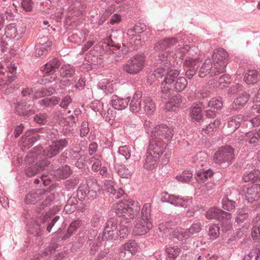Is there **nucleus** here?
Instances as JSON below:
<instances>
[{
  "label": "nucleus",
  "mask_w": 260,
  "mask_h": 260,
  "mask_svg": "<svg viewBox=\"0 0 260 260\" xmlns=\"http://www.w3.org/2000/svg\"><path fill=\"white\" fill-rule=\"evenodd\" d=\"M70 237V234L67 232V230L62 228V226L53 234V239L57 242L65 241Z\"/></svg>",
  "instance_id": "a18cd8bd"
},
{
  "label": "nucleus",
  "mask_w": 260,
  "mask_h": 260,
  "mask_svg": "<svg viewBox=\"0 0 260 260\" xmlns=\"http://www.w3.org/2000/svg\"><path fill=\"white\" fill-rule=\"evenodd\" d=\"M53 170L51 175L54 176L57 180L64 179L68 178L72 173L71 170L68 165H65L61 168H57L51 165Z\"/></svg>",
  "instance_id": "412c9836"
},
{
  "label": "nucleus",
  "mask_w": 260,
  "mask_h": 260,
  "mask_svg": "<svg viewBox=\"0 0 260 260\" xmlns=\"http://www.w3.org/2000/svg\"><path fill=\"white\" fill-rule=\"evenodd\" d=\"M60 74L63 78H69L75 74V68L70 64H64L60 69Z\"/></svg>",
  "instance_id": "49530a36"
},
{
  "label": "nucleus",
  "mask_w": 260,
  "mask_h": 260,
  "mask_svg": "<svg viewBox=\"0 0 260 260\" xmlns=\"http://www.w3.org/2000/svg\"><path fill=\"white\" fill-rule=\"evenodd\" d=\"M130 97L123 98L116 94L112 95L109 104L113 108L117 110L125 109L129 102Z\"/></svg>",
  "instance_id": "dca6fc26"
},
{
  "label": "nucleus",
  "mask_w": 260,
  "mask_h": 260,
  "mask_svg": "<svg viewBox=\"0 0 260 260\" xmlns=\"http://www.w3.org/2000/svg\"><path fill=\"white\" fill-rule=\"evenodd\" d=\"M77 194L72 195L68 200L64 207V211L67 214L73 213L77 209L78 203Z\"/></svg>",
  "instance_id": "c9c22d12"
},
{
  "label": "nucleus",
  "mask_w": 260,
  "mask_h": 260,
  "mask_svg": "<svg viewBox=\"0 0 260 260\" xmlns=\"http://www.w3.org/2000/svg\"><path fill=\"white\" fill-rule=\"evenodd\" d=\"M258 73L256 70H249L246 73L244 81L247 84H254L257 82Z\"/></svg>",
  "instance_id": "37998d69"
},
{
  "label": "nucleus",
  "mask_w": 260,
  "mask_h": 260,
  "mask_svg": "<svg viewBox=\"0 0 260 260\" xmlns=\"http://www.w3.org/2000/svg\"><path fill=\"white\" fill-rule=\"evenodd\" d=\"M152 144H154L153 142ZM153 145H149L146 153L143 167L147 170H152L155 168L160 156L163 153L162 148L154 147Z\"/></svg>",
  "instance_id": "9b49d317"
},
{
  "label": "nucleus",
  "mask_w": 260,
  "mask_h": 260,
  "mask_svg": "<svg viewBox=\"0 0 260 260\" xmlns=\"http://www.w3.org/2000/svg\"><path fill=\"white\" fill-rule=\"evenodd\" d=\"M79 183V180L78 177H73L67 180L64 183L65 187L67 190L74 189Z\"/></svg>",
  "instance_id": "338daca9"
},
{
  "label": "nucleus",
  "mask_w": 260,
  "mask_h": 260,
  "mask_svg": "<svg viewBox=\"0 0 260 260\" xmlns=\"http://www.w3.org/2000/svg\"><path fill=\"white\" fill-rule=\"evenodd\" d=\"M107 49L109 51L110 53L116 54V56L119 58V59L123 58L125 55L128 52L127 48L125 47V46L123 45L121 48L120 46L118 45H114L112 43H109L107 44Z\"/></svg>",
  "instance_id": "c756f323"
},
{
  "label": "nucleus",
  "mask_w": 260,
  "mask_h": 260,
  "mask_svg": "<svg viewBox=\"0 0 260 260\" xmlns=\"http://www.w3.org/2000/svg\"><path fill=\"white\" fill-rule=\"evenodd\" d=\"M260 198V183H255L248 187L245 193V199L252 203Z\"/></svg>",
  "instance_id": "4be33fe9"
},
{
  "label": "nucleus",
  "mask_w": 260,
  "mask_h": 260,
  "mask_svg": "<svg viewBox=\"0 0 260 260\" xmlns=\"http://www.w3.org/2000/svg\"><path fill=\"white\" fill-rule=\"evenodd\" d=\"M221 123V120L219 119H216L213 122H210L205 127L202 128L201 132L202 134L209 135L215 131H216L217 127Z\"/></svg>",
  "instance_id": "c03bdc74"
},
{
  "label": "nucleus",
  "mask_w": 260,
  "mask_h": 260,
  "mask_svg": "<svg viewBox=\"0 0 260 260\" xmlns=\"http://www.w3.org/2000/svg\"><path fill=\"white\" fill-rule=\"evenodd\" d=\"M99 171L100 175L107 178V179L105 180L104 190L111 198L113 200H116L120 199L124 195V191L114 183L113 178L111 177L110 174L108 172L106 166L102 167Z\"/></svg>",
  "instance_id": "20e7f679"
},
{
  "label": "nucleus",
  "mask_w": 260,
  "mask_h": 260,
  "mask_svg": "<svg viewBox=\"0 0 260 260\" xmlns=\"http://www.w3.org/2000/svg\"><path fill=\"white\" fill-rule=\"evenodd\" d=\"M98 87L106 94L112 93L114 90L113 85L106 80L102 83H99Z\"/></svg>",
  "instance_id": "864d4df0"
},
{
  "label": "nucleus",
  "mask_w": 260,
  "mask_h": 260,
  "mask_svg": "<svg viewBox=\"0 0 260 260\" xmlns=\"http://www.w3.org/2000/svg\"><path fill=\"white\" fill-rule=\"evenodd\" d=\"M100 193L96 182L93 183L92 186H90L88 184H81L77 190V196L79 201L85 200L93 201L98 198Z\"/></svg>",
  "instance_id": "1a4fd4ad"
},
{
  "label": "nucleus",
  "mask_w": 260,
  "mask_h": 260,
  "mask_svg": "<svg viewBox=\"0 0 260 260\" xmlns=\"http://www.w3.org/2000/svg\"><path fill=\"white\" fill-rule=\"evenodd\" d=\"M143 221H151V204H145L141 210V219Z\"/></svg>",
  "instance_id": "de8ad7c7"
},
{
  "label": "nucleus",
  "mask_w": 260,
  "mask_h": 260,
  "mask_svg": "<svg viewBox=\"0 0 260 260\" xmlns=\"http://www.w3.org/2000/svg\"><path fill=\"white\" fill-rule=\"evenodd\" d=\"M155 103L151 98L146 96L143 99V107L142 109L147 115H151L155 110Z\"/></svg>",
  "instance_id": "ea45409f"
},
{
  "label": "nucleus",
  "mask_w": 260,
  "mask_h": 260,
  "mask_svg": "<svg viewBox=\"0 0 260 260\" xmlns=\"http://www.w3.org/2000/svg\"><path fill=\"white\" fill-rule=\"evenodd\" d=\"M232 214L229 212V216H226L222 217L221 219L218 220L219 222L220 231L223 233H225L230 231L232 228V224L231 223V219L232 218Z\"/></svg>",
  "instance_id": "58836bf2"
},
{
  "label": "nucleus",
  "mask_w": 260,
  "mask_h": 260,
  "mask_svg": "<svg viewBox=\"0 0 260 260\" xmlns=\"http://www.w3.org/2000/svg\"><path fill=\"white\" fill-rule=\"evenodd\" d=\"M135 202L129 203L127 201L120 202L113 207L116 215L125 220L134 218L137 216L140 208L137 206L134 208Z\"/></svg>",
  "instance_id": "39448f33"
},
{
  "label": "nucleus",
  "mask_w": 260,
  "mask_h": 260,
  "mask_svg": "<svg viewBox=\"0 0 260 260\" xmlns=\"http://www.w3.org/2000/svg\"><path fill=\"white\" fill-rule=\"evenodd\" d=\"M229 57L228 52L223 48H219L214 50L212 60L213 63V73L214 75H218L225 71Z\"/></svg>",
  "instance_id": "0eeeda50"
},
{
  "label": "nucleus",
  "mask_w": 260,
  "mask_h": 260,
  "mask_svg": "<svg viewBox=\"0 0 260 260\" xmlns=\"http://www.w3.org/2000/svg\"><path fill=\"white\" fill-rule=\"evenodd\" d=\"M146 29V26L144 23H138L135 25L133 28L128 30L127 34L129 36H132V41H134L136 44L138 45L141 43V39L140 35L136 34L144 32Z\"/></svg>",
  "instance_id": "6ab92c4d"
},
{
  "label": "nucleus",
  "mask_w": 260,
  "mask_h": 260,
  "mask_svg": "<svg viewBox=\"0 0 260 260\" xmlns=\"http://www.w3.org/2000/svg\"><path fill=\"white\" fill-rule=\"evenodd\" d=\"M251 213V209H249L247 207L242 208L239 211L236 218V221L238 222H242L246 218H248L249 214Z\"/></svg>",
  "instance_id": "8fccbe9b"
},
{
  "label": "nucleus",
  "mask_w": 260,
  "mask_h": 260,
  "mask_svg": "<svg viewBox=\"0 0 260 260\" xmlns=\"http://www.w3.org/2000/svg\"><path fill=\"white\" fill-rule=\"evenodd\" d=\"M192 177V174L190 171H184L181 174L176 176V179L182 182H189Z\"/></svg>",
  "instance_id": "4d7b16f0"
},
{
  "label": "nucleus",
  "mask_w": 260,
  "mask_h": 260,
  "mask_svg": "<svg viewBox=\"0 0 260 260\" xmlns=\"http://www.w3.org/2000/svg\"><path fill=\"white\" fill-rule=\"evenodd\" d=\"M52 46V42L48 41L44 43L39 44L35 47V55L40 57L46 55L50 50Z\"/></svg>",
  "instance_id": "e433bc0d"
},
{
  "label": "nucleus",
  "mask_w": 260,
  "mask_h": 260,
  "mask_svg": "<svg viewBox=\"0 0 260 260\" xmlns=\"http://www.w3.org/2000/svg\"><path fill=\"white\" fill-rule=\"evenodd\" d=\"M254 105L251 108V112L260 113V88L254 99Z\"/></svg>",
  "instance_id": "0e129e2a"
},
{
  "label": "nucleus",
  "mask_w": 260,
  "mask_h": 260,
  "mask_svg": "<svg viewBox=\"0 0 260 260\" xmlns=\"http://www.w3.org/2000/svg\"><path fill=\"white\" fill-rule=\"evenodd\" d=\"M81 224L82 221L80 219L75 220L70 223L67 230V232L70 234V237L79 227L81 226Z\"/></svg>",
  "instance_id": "e2e57ef3"
},
{
  "label": "nucleus",
  "mask_w": 260,
  "mask_h": 260,
  "mask_svg": "<svg viewBox=\"0 0 260 260\" xmlns=\"http://www.w3.org/2000/svg\"><path fill=\"white\" fill-rule=\"evenodd\" d=\"M221 204L222 208L228 211H231L235 208V202L230 199L227 195L222 198Z\"/></svg>",
  "instance_id": "09e8293b"
},
{
  "label": "nucleus",
  "mask_w": 260,
  "mask_h": 260,
  "mask_svg": "<svg viewBox=\"0 0 260 260\" xmlns=\"http://www.w3.org/2000/svg\"><path fill=\"white\" fill-rule=\"evenodd\" d=\"M180 253V249L177 246H170L165 248L166 260H176Z\"/></svg>",
  "instance_id": "79ce46f5"
},
{
  "label": "nucleus",
  "mask_w": 260,
  "mask_h": 260,
  "mask_svg": "<svg viewBox=\"0 0 260 260\" xmlns=\"http://www.w3.org/2000/svg\"><path fill=\"white\" fill-rule=\"evenodd\" d=\"M177 43L178 41L176 38H169L159 41L154 45V50L158 52V59L159 62L157 63L154 70L149 72L148 80L155 79L159 81V79L164 77L161 81L164 82L171 71L175 70L172 66L171 48Z\"/></svg>",
  "instance_id": "f257e3e1"
},
{
  "label": "nucleus",
  "mask_w": 260,
  "mask_h": 260,
  "mask_svg": "<svg viewBox=\"0 0 260 260\" xmlns=\"http://www.w3.org/2000/svg\"><path fill=\"white\" fill-rule=\"evenodd\" d=\"M234 151V149L230 145L220 147L214 153L215 163L223 167L231 166L235 159Z\"/></svg>",
  "instance_id": "423d86ee"
},
{
  "label": "nucleus",
  "mask_w": 260,
  "mask_h": 260,
  "mask_svg": "<svg viewBox=\"0 0 260 260\" xmlns=\"http://www.w3.org/2000/svg\"><path fill=\"white\" fill-rule=\"evenodd\" d=\"M116 232L117 233L118 239H124L127 237L129 233V223L128 221H126L124 224H123L122 221L118 224Z\"/></svg>",
  "instance_id": "a19ab883"
},
{
  "label": "nucleus",
  "mask_w": 260,
  "mask_h": 260,
  "mask_svg": "<svg viewBox=\"0 0 260 260\" xmlns=\"http://www.w3.org/2000/svg\"><path fill=\"white\" fill-rule=\"evenodd\" d=\"M213 63L210 59H207L198 69V76L203 78L211 73V76H215L213 73Z\"/></svg>",
  "instance_id": "bb28decb"
},
{
  "label": "nucleus",
  "mask_w": 260,
  "mask_h": 260,
  "mask_svg": "<svg viewBox=\"0 0 260 260\" xmlns=\"http://www.w3.org/2000/svg\"><path fill=\"white\" fill-rule=\"evenodd\" d=\"M118 226V220L116 218L112 217L108 219L102 233V240L114 241L118 239V235L116 232Z\"/></svg>",
  "instance_id": "f8f14e48"
},
{
  "label": "nucleus",
  "mask_w": 260,
  "mask_h": 260,
  "mask_svg": "<svg viewBox=\"0 0 260 260\" xmlns=\"http://www.w3.org/2000/svg\"><path fill=\"white\" fill-rule=\"evenodd\" d=\"M201 64L199 57H186L183 63L186 77L189 79H192L197 73Z\"/></svg>",
  "instance_id": "ddd939ff"
},
{
  "label": "nucleus",
  "mask_w": 260,
  "mask_h": 260,
  "mask_svg": "<svg viewBox=\"0 0 260 260\" xmlns=\"http://www.w3.org/2000/svg\"><path fill=\"white\" fill-rule=\"evenodd\" d=\"M244 120L245 116L241 114L230 117L227 123V127L230 129L229 132H235L239 127L241 123Z\"/></svg>",
  "instance_id": "cd10ccee"
},
{
  "label": "nucleus",
  "mask_w": 260,
  "mask_h": 260,
  "mask_svg": "<svg viewBox=\"0 0 260 260\" xmlns=\"http://www.w3.org/2000/svg\"><path fill=\"white\" fill-rule=\"evenodd\" d=\"M123 248L125 250L133 254L138 250V245L135 240H131L123 245Z\"/></svg>",
  "instance_id": "052dcab7"
},
{
  "label": "nucleus",
  "mask_w": 260,
  "mask_h": 260,
  "mask_svg": "<svg viewBox=\"0 0 260 260\" xmlns=\"http://www.w3.org/2000/svg\"><path fill=\"white\" fill-rule=\"evenodd\" d=\"M60 100L59 97L52 96L44 98L39 101V104L44 108H52L58 104Z\"/></svg>",
  "instance_id": "f704fd0d"
},
{
  "label": "nucleus",
  "mask_w": 260,
  "mask_h": 260,
  "mask_svg": "<svg viewBox=\"0 0 260 260\" xmlns=\"http://www.w3.org/2000/svg\"><path fill=\"white\" fill-rule=\"evenodd\" d=\"M180 72L175 69L171 71L164 82H161V98H169L174 92L179 93L186 88L187 81L184 77H178Z\"/></svg>",
  "instance_id": "f03ea898"
},
{
  "label": "nucleus",
  "mask_w": 260,
  "mask_h": 260,
  "mask_svg": "<svg viewBox=\"0 0 260 260\" xmlns=\"http://www.w3.org/2000/svg\"><path fill=\"white\" fill-rule=\"evenodd\" d=\"M146 56L143 53H138L131 57L123 66L125 73L131 75H137L144 67Z\"/></svg>",
  "instance_id": "6e6552de"
},
{
  "label": "nucleus",
  "mask_w": 260,
  "mask_h": 260,
  "mask_svg": "<svg viewBox=\"0 0 260 260\" xmlns=\"http://www.w3.org/2000/svg\"><path fill=\"white\" fill-rule=\"evenodd\" d=\"M223 103L221 98H213L209 102L207 108H211L217 111L220 109Z\"/></svg>",
  "instance_id": "603ef678"
},
{
  "label": "nucleus",
  "mask_w": 260,
  "mask_h": 260,
  "mask_svg": "<svg viewBox=\"0 0 260 260\" xmlns=\"http://www.w3.org/2000/svg\"><path fill=\"white\" fill-rule=\"evenodd\" d=\"M160 200L162 202L168 203L178 207H179V205H182V203H183V201L179 197L170 194L167 192L162 193Z\"/></svg>",
  "instance_id": "2f4dec72"
},
{
  "label": "nucleus",
  "mask_w": 260,
  "mask_h": 260,
  "mask_svg": "<svg viewBox=\"0 0 260 260\" xmlns=\"http://www.w3.org/2000/svg\"><path fill=\"white\" fill-rule=\"evenodd\" d=\"M224 216H229V212L215 207L208 209L205 214L207 219H216L218 221L224 217Z\"/></svg>",
  "instance_id": "a878e982"
},
{
  "label": "nucleus",
  "mask_w": 260,
  "mask_h": 260,
  "mask_svg": "<svg viewBox=\"0 0 260 260\" xmlns=\"http://www.w3.org/2000/svg\"><path fill=\"white\" fill-rule=\"evenodd\" d=\"M68 145V140L61 139L58 140L53 141L51 144L43 148L42 146H39L37 153H42L44 156L48 157H52L56 155Z\"/></svg>",
  "instance_id": "9d476101"
},
{
  "label": "nucleus",
  "mask_w": 260,
  "mask_h": 260,
  "mask_svg": "<svg viewBox=\"0 0 260 260\" xmlns=\"http://www.w3.org/2000/svg\"><path fill=\"white\" fill-rule=\"evenodd\" d=\"M117 173L122 178H128L132 175V171L124 165H119L117 169Z\"/></svg>",
  "instance_id": "6e6d98bb"
},
{
  "label": "nucleus",
  "mask_w": 260,
  "mask_h": 260,
  "mask_svg": "<svg viewBox=\"0 0 260 260\" xmlns=\"http://www.w3.org/2000/svg\"><path fill=\"white\" fill-rule=\"evenodd\" d=\"M173 225H174V224L172 221L162 222L158 224V230L161 233H168L173 229Z\"/></svg>",
  "instance_id": "13d9d810"
},
{
  "label": "nucleus",
  "mask_w": 260,
  "mask_h": 260,
  "mask_svg": "<svg viewBox=\"0 0 260 260\" xmlns=\"http://www.w3.org/2000/svg\"><path fill=\"white\" fill-rule=\"evenodd\" d=\"M60 65V60L57 58H54L45 63L44 67L42 68L41 70L45 74H53L55 70L59 68Z\"/></svg>",
  "instance_id": "c85d7f7f"
},
{
  "label": "nucleus",
  "mask_w": 260,
  "mask_h": 260,
  "mask_svg": "<svg viewBox=\"0 0 260 260\" xmlns=\"http://www.w3.org/2000/svg\"><path fill=\"white\" fill-rule=\"evenodd\" d=\"M205 106L202 102L194 103L190 108V114L191 120L197 124L200 123L203 120L202 109H205Z\"/></svg>",
  "instance_id": "a211bd4d"
},
{
  "label": "nucleus",
  "mask_w": 260,
  "mask_h": 260,
  "mask_svg": "<svg viewBox=\"0 0 260 260\" xmlns=\"http://www.w3.org/2000/svg\"><path fill=\"white\" fill-rule=\"evenodd\" d=\"M173 237L179 241L187 239L189 238L186 230L182 229H177L173 233Z\"/></svg>",
  "instance_id": "5fc2aeb1"
},
{
  "label": "nucleus",
  "mask_w": 260,
  "mask_h": 260,
  "mask_svg": "<svg viewBox=\"0 0 260 260\" xmlns=\"http://www.w3.org/2000/svg\"><path fill=\"white\" fill-rule=\"evenodd\" d=\"M25 173L27 176H32L40 172L39 169L35 164H29L25 170Z\"/></svg>",
  "instance_id": "bf43d9fd"
},
{
  "label": "nucleus",
  "mask_w": 260,
  "mask_h": 260,
  "mask_svg": "<svg viewBox=\"0 0 260 260\" xmlns=\"http://www.w3.org/2000/svg\"><path fill=\"white\" fill-rule=\"evenodd\" d=\"M4 30L6 38L11 39L17 36L19 38L22 37L26 31V27L22 24L11 23L6 25Z\"/></svg>",
  "instance_id": "4468645a"
},
{
  "label": "nucleus",
  "mask_w": 260,
  "mask_h": 260,
  "mask_svg": "<svg viewBox=\"0 0 260 260\" xmlns=\"http://www.w3.org/2000/svg\"><path fill=\"white\" fill-rule=\"evenodd\" d=\"M40 136L35 129H30L26 131L21 140L20 147L24 151L31 147L39 139Z\"/></svg>",
  "instance_id": "2eb2a0df"
},
{
  "label": "nucleus",
  "mask_w": 260,
  "mask_h": 260,
  "mask_svg": "<svg viewBox=\"0 0 260 260\" xmlns=\"http://www.w3.org/2000/svg\"><path fill=\"white\" fill-rule=\"evenodd\" d=\"M97 234V230L92 229H88L86 230L84 232H81L79 234L78 242L79 243L83 244L86 240L91 241L94 239Z\"/></svg>",
  "instance_id": "7c9ffc66"
},
{
  "label": "nucleus",
  "mask_w": 260,
  "mask_h": 260,
  "mask_svg": "<svg viewBox=\"0 0 260 260\" xmlns=\"http://www.w3.org/2000/svg\"><path fill=\"white\" fill-rule=\"evenodd\" d=\"M260 171L254 169L251 171H246L243 175V179L244 182L251 181L253 183H260Z\"/></svg>",
  "instance_id": "473e14b6"
},
{
  "label": "nucleus",
  "mask_w": 260,
  "mask_h": 260,
  "mask_svg": "<svg viewBox=\"0 0 260 260\" xmlns=\"http://www.w3.org/2000/svg\"><path fill=\"white\" fill-rule=\"evenodd\" d=\"M173 135V129L165 124L158 125L152 132L149 145L152 144L153 142L154 147H161L163 152Z\"/></svg>",
  "instance_id": "7ed1b4c3"
},
{
  "label": "nucleus",
  "mask_w": 260,
  "mask_h": 260,
  "mask_svg": "<svg viewBox=\"0 0 260 260\" xmlns=\"http://www.w3.org/2000/svg\"><path fill=\"white\" fill-rule=\"evenodd\" d=\"M46 196V191L42 189L32 190L27 193L24 198V202L27 205L35 204L42 200Z\"/></svg>",
  "instance_id": "f3484780"
},
{
  "label": "nucleus",
  "mask_w": 260,
  "mask_h": 260,
  "mask_svg": "<svg viewBox=\"0 0 260 260\" xmlns=\"http://www.w3.org/2000/svg\"><path fill=\"white\" fill-rule=\"evenodd\" d=\"M41 182H42L45 186L49 185L50 178L48 175L43 174H42L39 178L37 177V178L34 180V183L36 184H39Z\"/></svg>",
  "instance_id": "69168bd1"
},
{
  "label": "nucleus",
  "mask_w": 260,
  "mask_h": 260,
  "mask_svg": "<svg viewBox=\"0 0 260 260\" xmlns=\"http://www.w3.org/2000/svg\"><path fill=\"white\" fill-rule=\"evenodd\" d=\"M152 227L151 221L140 220L137 222L133 230V233L136 236H141L146 234Z\"/></svg>",
  "instance_id": "5701e85b"
},
{
  "label": "nucleus",
  "mask_w": 260,
  "mask_h": 260,
  "mask_svg": "<svg viewBox=\"0 0 260 260\" xmlns=\"http://www.w3.org/2000/svg\"><path fill=\"white\" fill-rule=\"evenodd\" d=\"M250 98L249 93L245 92L238 95L231 106V109L237 111L242 109L248 102Z\"/></svg>",
  "instance_id": "393cba45"
},
{
  "label": "nucleus",
  "mask_w": 260,
  "mask_h": 260,
  "mask_svg": "<svg viewBox=\"0 0 260 260\" xmlns=\"http://www.w3.org/2000/svg\"><path fill=\"white\" fill-rule=\"evenodd\" d=\"M142 92L141 91H137L133 96L131 101H129V110L133 112H138L142 111L141 104Z\"/></svg>",
  "instance_id": "b1692460"
},
{
  "label": "nucleus",
  "mask_w": 260,
  "mask_h": 260,
  "mask_svg": "<svg viewBox=\"0 0 260 260\" xmlns=\"http://www.w3.org/2000/svg\"><path fill=\"white\" fill-rule=\"evenodd\" d=\"M210 239L215 240L219 237L220 234V227L218 224H213L210 226L208 233Z\"/></svg>",
  "instance_id": "3c124183"
},
{
  "label": "nucleus",
  "mask_w": 260,
  "mask_h": 260,
  "mask_svg": "<svg viewBox=\"0 0 260 260\" xmlns=\"http://www.w3.org/2000/svg\"><path fill=\"white\" fill-rule=\"evenodd\" d=\"M213 175V172L211 169L196 172L194 178L199 183H204L208 178L211 177Z\"/></svg>",
  "instance_id": "4c0bfd02"
},
{
  "label": "nucleus",
  "mask_w": 260,
  "mask_h": 260,
  "mask_svg": "<svg viewBox=\"0 0 260 260\" xmlns=\"http://www.w3.org/2000/svg\"><path fill=\"white\" fill-rule=\"evenodd\" d=\"M201 230V224L200 222H196L192 223L190 227L188 229L186 230L187 235H188V237L189 238L191 236L193 235L194 234L200 232Z\"/></svg>",
  "instance_id": "680f3d73"
},
{
  "label": "nucleus",
  "mask_w": 260,
  "mask_h": 260,
  "mask_svg": "<svg viewBox=\"0 0 260 260\" xmlns=\"http://www.w3.org/2000/svg\"><path fill=\"white\" fill-rule=\"evenodd\" d=\"M59 219L60 216L59 215H56L53 217L50 214H46L42 218L43 224H44L43 228L45 226L46 228V231L48 233H50L53 226Z\"/></svg>",
  "instance_id": "72a5a7b5"
},
{
  "label": "nucleus",
  "mask_w": 260,
  "mask_h": 260,
  "mask_svg": "<svg viewBox=\"0 0 260 260\" xmlns=\"http://www.w3.org/2000/svg\"><path fill=\"white\" fill-rule=\"evenodd\" d=\"M34 5V3L32 0H21V9L25 12H31Z\"/></svg>",
  "instance_id": "774afa93"
},
{
  "label": "nucleus",
  "mask_w": 260,
  "mask_h": 260,
  "mask_svg": "<svg viewBox=\"0 0 260 260\" xmlns=\"http://www.w3.org/2000/svg\"><path fill=\"white\" fill-rule=\"evenodd\" d=\"M245 142L250 148L253 149L259 146L260 141V128L258 131L253 130L245 135Z\"/></svg>",
  "instance_id": "aec40b11"
}]
</instances>
